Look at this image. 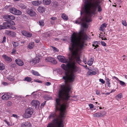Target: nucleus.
I'll return each instance as SVG.
<instances>
[{
	"label": "nucleus",
	"mask_w": 127,
	"mask_h": 127,
	"mask_svg": "<svg viewBox=\"0 0 127 127\" xmlns=\"http://www.w3.org/2000/svg\"><path fill=\"white\" fill-rule=\"evenodd\" d=\"M61 67L64 70L68 71L65 72V75L63 77V79L65 80V85H61L58 93L59 98L56 99V104L55 105L56 110H60L62 106L64 107V112L66 109V104H64L61 105L60 100L63 101H68L70 96L69 92L71 89L70 86L66 84L68 82L72 83L73 82L74 79V73L81 72V69L79 67H77L75 65V63L69 62L66 65L62 64L61 65Z\"/></svg>",
	"instance_id": "obj_1"
},
{
	"label": "nucleus",
	"mask_w": 127,
	"mask_h": 127,
	"mask_svg": "<svg viewBox=\"0 0 127 127\" xmlns=\"http://www.w3.org/2000/svg\"><path fill=\"white\" fill-rule=\"evenodd\" d=\"M79 36H77V33L73 32L71 36L70 47L69 48L71 53V57H75L77 55V51L74 49L77 47L80 50L83 49L84 45H87L85 43L88 39V37L84 32V30H82L78 33Z\"/></svg>",
	"instance_id": "obj_2"
},
{
	"label": "nucleus",
	"mask_w": 127,
	"mask_h": 127,
	"mask_svg": "<svg viewBox=\"0 0 127 127\" xmlns=\"http://www.w3.org/2000/svg\"><path fill=\"white\" fill-rule=\"evenodd\" d=\"M64 107L62 106L60 109V113L59 115H57L56 112L51 113L49 116V119H53L52 123L48 124L47 127H63L64 125L63 122L65 117V112H64Z\"/></svg>",
	"instance_id": "obj_3"
},
{
	"label": "nucleus",
	"mask_w": 127,
	"mask_h": 127,
	"mask_svg": "<svg viewBox=\"0 0 127 127\" xmlns=\"http://www.w3.org/2000/svg\"><path fill=\"white\" fill-rule=\"evenodd\" d=\"M100 3V2L98 1H96L92 3L87 1L85 2L83 10V12L86 15H88V17L89 18L86 17L85 19L87 22H89L91 21V18L92 16L90 12L91 8H92V14H94L97 7H98V12H100L102 11L101 7L99 5Z\"/></svg>",
	"instance_id": "obj_4"
},
{
	"label": "nucleus",
	"mask_w": 127,
	"mask_h": 127,
	"mask_svg": "<svg viewBox=\"0 0 127 127\" xmlns=\"http://www.w3.org/2000/svg\"><path fill=\"white\" fill-rule=\"evenodd\" d=\"M34 112L33 109L30 107L26 109L25 113L24 115V117L26 118H30L31 117Z\"/></svg>",
	"instance_id": "obj_5"
},
{
	"label": "nucleus",
	"mask_w": 127,
	"mask_h": 127,
	"mask_svg": "<svg viewBox=\"0 0 127 127\" xmlns=\"http://www.w3.org/2000/svg\"><path fill=\"white\" fill-rule=\"evenodd\" d=\"M15 25V23L13 21L9 20H7L6 22H4L2 24L5 29H7V27L10 28V26L14 25Z\"/></svg>",
	"instance_id": "obj_6"
},
{
	"label": "nucleus",
	"mask_w": 127,
	"mask_h": 127,
	"mask_svg": "<svg viewBox=\"0 0 127 127\" xmlns=\"http://www.w3.org/2000/svg\"><path fill=\"white\" fill-rule=\"evenodd\" d=\"M45 60L47 62H51L54 64H56L57 63V62L56 59L51 57H47L45 58Z\"/></svg>",
	"instance_id": "obj_7"
},
{
	"label": "nucleus",
	"mask_w": 127,
	"mask_h": 127,
	"mask_svg": "<svg viewBox=\"0 0 127 127\" xmlns=\"http://www.w3.org/2000/svg\"><path fill=\"white\" fill-rule=\"evenodd\" d=\"M57 58L60 62L64 63H66L68 62V60L65 57L62 56H57Z\"/></svg>",
	"instance_id": "obj_8"
},
{
	"label": "nucleus",
	"mask_w": 127,
	"mask_h": 127,
	"mask_svg": "<svg viewBox=\"0 0 127 127\" xmlns=\"http://www.w3.org/2000/svg\"><path fill=\"white\" fill-rule=\"evenodd\" d=\"M26 12L31 16H34L36 15V13L32 9H28L26 11Z\"/></svg>",
	"instance_id": "obj_9"
},
{
	"label": "nucleus",
	"mask_w": 127,
	"mask_h": 127,
	"mask_svg": "<svg viewBox=\"0 0 127 127\" xmlns=\"http://www.w3.org/2000/svg\"><path fill=\"white\" fill-rule=\"evenodd\" d=\"M21 32L23 35L27 37H31L32 36L31 33L25 31H22Z\"/></svg>",
	"instance_id": "obj_10"
},
{
	"label": "nucleus",
	"mask_w": 127,
	"mask_h": 127,
	"mask_svg": "<svg viewBox=\"0 0 127 127\" xmlns=\"http://www.w3.org/2000/svg\"><path fill=\"white\" fill-rule=\"evenodd\" d=\"M15 62L19 66H21L24 64V62L20 59H17L15 60Z\"/></svg>",
	"instance_id": "obj_11"
},
{
	"label": "nucleus",
	"mask_w": 127,
	"mask_h": 127,
	"mask_svg": "<svg viewBox=\"0 0 127 127\" xmlns=\"http://www.w3.org/2000/svg\"><path fill=\"white\" fill-rule=\"evenodd\" d=\"M42 3L41 0H38L35 1H32V3L35 6H38L41 5Z\"/></svg>",
	"instance_id": "obj_12"
},
{
	"label": "nucleus",
	"mask_w": 127,
	"mask_h": 127,
	"mask_svg": "<svg viewBox=\"0 0 127 127\" xmlns=\"http://www.w3.org/2000/svg\"><path fill=\"white\" fill-rule=\"evenodd\" d=\"M31 126V124L27 121L21 124V127H30Z\"/></svg>",
	"instance_id": "obj_13"
},
{
	"label": "nucleus",
	"mask_w": 127,
	"mask_h": 127,
	"mask_svg": "<svg viewBox=\"0 0 127 127\" xmlns=\"http://www.w3.org/2000/svg\"><path fill=\"white\" fill-rule=\"evenodd\" d=\"M31 104L33 106L37 107L39 106L40 102L38 100H33L31 102Z\"/></svg>",
	"instance_id": "obj_14"
},
{
	"label": "nucleus",
	"mask_w": 127,
	"mask_h": 127,
	"mask_svg": "<svg viewBox=\"0 0 127 127\" xmlns=\"http://www.w3.org/2000/svg\"><path fill=\"white\" fill-rule=\"evenodd\" d=\"M1 98L4 100H6L10 98V96L7 93H6L2 96Z\"/></svg>",
	"instance_id": "obj_15"
},
{
	"label": "nucleus",
	"mask_w": 127,
	"mask_h": 127,
	"mask_svg": "<svg viewBox=\"0 0 127 127\" xmlns=\"http://www.w3.org/2000/svg\"><path fill=\"white\" fill-rule=\"evenodd\" d=\"M2 57L4 60L6 61L9 62H11L12 61V59L5 55H3Z\"/></svg>",
	"instance_id": "obj_16"
},
{
	"label": "nucleus",
	"mask_w": 127,
	"mask_h": 127,
	"mask_svg": "<svg viewBox=\"0 0 127 127\" xmlns=\"http://www.w3.org/2000/svg\"><path fill=\"white\" fill-rule=\"evenodd\" d=\"M45 8L44 7L39 6L37 9L39 13H43L45 11Z\"/></svg>",
	"instance_id": "obj_17"
},
{
	"label": "nucleus",
	"mask_w": 127,
	"mask_h": 127,
	"mask_svg": "<svg viewBox=\"0 0 127 127\" xmlns=\"http://www.w3.org/2000/svg\"><path fill=\"white\" fill-rule=\"evenodd\" d=\"M96 72L95 71L90 70L88 71L87 72V75L92 76L95 75L96 74Z\"/></svg>",
	"instance_id": "obj_18"
},
{
	"label": "nucleus",
	"mask_w": 127,
	"mask_h": 127,
	"mask_svg": "<svg viewBox=\"0 0 127 127\" xmlns=\"http://www.w3.org/2000/svg\"><path fill=\"white\" fill-rule=\"evenodd\" d=\"M34 46V42H32L29 43L27 46V48L30 49L33 48Z\"/></svg>",
	"instance_id": "obj_19"
},
{
	"label": "nucleus",
	"mask_w": 127,
	"mask_h": 127,
	"mask_svg": "<svg viewBox=\"0 0 127 127\" xmlns=\"http://www.w3.org/2000/svg\"><path fill=\"white\" fill-rule=\"evenodd\" d=\"M40 61V58H39L38 57H36L34 59H33L32 62L33 63L35 64L36 63H38Z\"/></svg>",
	"instance_id": "obj_20"
},
{
	"label": "nucleus",
	"mask_w": 127,
	"mask_h": 127,
	"mask_svg": "<svg viewBox=\"0 0 127 127\" xmlns=\"http://www.w3.org/2000/svg\"><path fill=\"white\" fill-rule=\"evenodd\" d=\"M61 17L63 19L66 21H67L68 19V16L64 13L62 14Z\"/></svg>",
	"instance_id": "obj_21"
},
{
	"label": "nucleus",
	"mask_w": 127,
	"mask_h": 127,
	"mask_svg": "<svg viewBox=\"0 0 127 127\" xmlns=\"http://www.w3.org/2000/svg\"><path fill=\"white\" fill-rule=\"evenodd\" d=\"M101 115L100 112H97L93 114L94 117L95 118H100L101 117Z\"/></svg>",
	"instance_id": "obj_22"
},
{
	"label": "nucleus",
	"mask_w": 127,
	"mask_h": 127,
	"mask_svg": "<svg viewBox=\"0 0 127 127\" xmlns=\"http://www.w3.org/2000/svg\"><path fill=\"white\" fill-rule=\"evenodd\" d=\"M43 2L44 4L49 5L51 2V0H43Z\"/></svg>",
	"instance_id": "obj_23"
},
{
	"label": "nucleus",
	"mask_w": 127,
	"mask_h": 127,
	"mask_svg": "<svg viewBox=\"0 0 127 127\" xmlns=\"http://www.w3.org/2000/svg\"><path fill=\"white\" fill-rule=\"evenodd\" d=\"M94 60V59L93 58H91L88 61L87 64L90 66H91L93 63Z\"/></svg>",
	"instance_id": "obj_24"
},
{
	"label": "nucleus",
	"mask_w": 127,
	"mask_h": 127,
	"mask_svg": "<svg viewBox=\"0 0 127 127\" xmlns=\"http://www.w3.org/2000/svg\"><path fill=\"white\" fill-rule=\"evenodd\" d=\"M106 25L105 24H103L102 25L101 27H100L99 30L101 31H103L104 29V27L106 28Z\"/></svg>",
	"instance_id": "obj_25"
},
{
	"label": "nucleus",
	"mask_w": 127,
	"mask_h": 127,
	"mask_svg": "<svg viewBox=\"0 0 127 127\" xmlns=\"http://www.w3.org/2000/svg\"><path fill=\"white\" fill-rule=\"evenodd\" d=\"M16 9L15 8L12 7L9 9V11L11 13L14 14Z\"/></svg>",
	"instance_id": "obj_26"
},
{
	"label": "nucleus",
	"mask_w": 127,
	"mask_h": 127,
	"mask_svg": "<svg viewBox=\"0 0 127 127\" xmlns=\"http://www.w3.org/2000/svg\"><path fill=\"white\" fill-rule=\"evenodd\" d=\"M22 12L16 9V10L14 14L16 15H20L21 14Z\"/></svg>",
	"instance_id": "obj_27"
},
{
	"label": "nucleus",
	"mask_w": 127,
	"mask_h": 127,
	"mask_svg": "<svg viewBox=\"0 0 127 127\" xmlns=\"http://www.w3.org/2000/svg\"><path fill=\"white\" fill-rule=\"evenodd\" d=\"M32 80L31 78L29 77H26L25 78L24 81H27L28 82H30Z\"/></svg>",
	"instance_id": "obj_28"
},
{
	"label": "nucleus",
	"mask_w": 127,
	"mask_h": 127,
	"mask_svg": "<svg viewBox=\"0 0 127 127\" xmlns=\"http://www.w3.org/2000/svg\"><path fill=\"white\" fill-rule=\"evenodd\" d=\"M5 68L4 65L3 63H0V70H2Z\"/></svg>",
	"instance_id": "obj_29"
},
{
	"label": "nucleus",
	"mask_w": 127,
	"mask_h": 127,
	"mask_svg": "<svg viewBox=\"0 0 127 127\" xmlns=\"http://www.w3.org/2000/svg\"><path fill=\"white\" fill-rule=\"evenodd\" d=\"M39 23L40 25V26H43L44 25V21L43 20H40Z\"/></svg>",
	"instance_id": "obj_30"
},
{
	"label": "nucleus",
	"mask_w": 127,
	"mask_h": 127,
	"mask_svg": "<svg viewBox=\"0 0 127 127\" xmlns=\"http://www.w3.org/2000/svg\"><path fill=\"white\" fill-rule=\"evenodd\" d=\"M75 58H76V61L77 63H79L81 62V60L79 56L76 57Z\"/></svg>",
	"instance_id": "obj_31"
},
{
	"label": "nucleus",
	"mask_w": 127,
	"mask_h": 127,
	"mask_svg": "<svg viewBox=\"0 0 127 127\" xmlns=\"http://www.w3.org/2000/svg\"><path fill=\"white\" fill-rule=\"evenodd\" d=\"M32 74L33 75L36 76H40V74L38 72L34 71H32Z\"/></svg>",
	"instance_id": "obj_32"
},
{
	"label": "nucleus",
	"mask_w": 127,
	"mask_h": 127,
	"mask_svg": "<svg viewBox=\"0 0 127 127\" xmlns=\"http://www.w3.org/2000/svg\"><path fill=\"white\" fill-rule=\"evenodd\" d=\"M13 46L14 48L17 47L19 45V44L17 42H13L12 43Z\"/></svg>",
	"instance_id": "obj_33"
},
{
	"label": "nucleus",
	"mask_w": 127,
	"mask_h": 127,
	"mask_svg": "<svg viewBox=\"0 0 127 127\" xmlns=\"http://www.w3.org/2000/svg\"><path fill=\"white\" fill-rule=\"evenodd\" d=\"M81 26L84 28H87L88 26L86 23H82L81 24Z\"/></svg>",
	"instance_id": "obj_34"
},
{
	"label": "nucleus",
	"mask_w": 127,
	"mask_h": 127,
	"mask_svg": "<svg viewBox=\"0 0 127 127\" xmlns=\"http://www.w3.org/2000/svg\"><path fill=\"white\" fill-rule=\"evenodd\" d=\"M100 112L101 115V117L104 116L106 114V112L105 111H102Z\"/></svg>",
	"instance_id": "obj_35"
},
{
	"label": "nucleus",
	"mask_w": 127,
	"mask_h": 127,
	"mask_svg": "<svg viewBox=\"0 0 127 127\" xmlns=\"http://www.w3.org/2000/svg\"><path fill=\"white\" fill-rule=\"evenodd\" d=\"M11 31L9 30H6L5 31V33L7 35L10 36L11 35Z\"/></svg>",
	"instance_id": "obj_36"
},
{
	"label": "nucleus",
	"mask_w": 127,
	"mask_h": 127,
	"mask_svg": "<svg viewBox=\"0 0 127 127\" xmlns=\"http://www.w3.org/2000/svg\"><path fill=\"white\" fill-rule=\"evenodd\" d=\"M8 79L10 81H12L14 80V77L11 76H9L7 77Z\"/></svg>",
	"instance_id": "obj_37"
},
{
	"label": "nucleus",
	"mask_w": 127,
	"mask_h": 127,
	"mask_svg": "<svg viewBox=\"0 0 127 127\" xmlns=\"http://www.w3.org/2000/svg\"><path fill=\"white\" fill-rule=\"evenodd\" d=\"M16 34L15 32L11 31V35L10 36L12 37H15L16 35Z\"/></svg>",
	"instance_id": "obj_38"
},
{
	"label": "nucleus",
	"mask_w": 127,
	"mask_h": 127,
	"mask_svg": "<svg viewBox=\"0 0 127 127\" xmlns=\"http://www.w3.org/2000/svg\"><path fill=\"white\" fill-rule=\"evenodd\" d=\"M9 19L11 20H14L15 19V17L14 16L9 15Z\"/></svg>",
	"instance_id": "obj_39"
},
{
	"label": "nucleus",
	"mask_w": 127,
	"mask_h": 127,
	"mask_svg": "<svg viewBox=\"0 0 127 127\" xmlns=\"http://www.w3.org/2000/svg\"><path fill=\"white\" fill-rule=\"evenodd\" d=\"M122 24L126 27L127 26V24L126 21L125 20H122Z\"/></svg>",
	"instance_id": "obj_40"
},
{
	"label": "nucleus",
	"mask_w": 127,
	"mask_h": 127,
	"mask_svg": "<svg viewBox=\"0 0 127 127\" xmlns=\"http://www.w3.org/2000/svg\"><path fill=\"white\" fill-rule=\"evenodd\" d=\"M120 83V84L122 86H126L125 84V83L124 82L119 80V81Z\"/></svg>",
	"instance_id": "obj_41"
},
{
	"label": "nucleus",
	"mask_w": 127,
	"mask_h": 127,
	"mask_svg": "<svg viewBox=\"0 0 127 127\" xmlns=\"http://www.w3.org/2000/svg\"><path fill=\"white\" fill-rule=\"evenodd\" d=\"M116 97L118 98H120L122 97V95L121 94H120L117 95Z\"/></svg>",
	"instance_id": "obj_42"
},
{
	"label": "nucleus",
	"mask_w": 127,
	"mask_h": 127,
	"mask_svg": "<svg viewBox=\"0 0 127 127\" xmlns=\"http://www.w3.org/2000/svg\"><path fill=\"white\" fill-rule=\"evenodd\" d=\"M99 80L102 84H104L105 82V81L103 79H99Z\"/></svg>",
	"instance_id": "obj_43"
},
{
	"label": "nucleus",
	"mask_w": 127,
	"mask_h": 127,
	"mask_svg": "<svg viewBox=\"0 0 127 127\" xmlns=\"http://www.w3.org/2000/svg\"><path fill=\"white\" fill-rule=\"evenodd\" d=\"M9 15H5L4 16V18L5 19H9Z\"/></svg>",
	"instance_id": "obj_44"
},
{
	"label": "nucleus",
	"mask_w": 127,
	"mask_h": 127,
	"mask_svg": "<svg viewBox=\"0 0 127 127\" xmlns=\"http://www.w3.org/2000/svg\"><path fill=\"white\" fill-rule=\"evenodd\" d=\"M95 93L97 95H99L100 94V92L99 91L97 90H96L95 91Z\"/></svg>",
	"instance_id": "obj_45"
},
{
	"label": "nucleus",
	"mask_w": 127,
	"mask_h": 127,
	"mask_svg": "<svg viewBox=\"0 0 127 127\" xmlns=\"http://www.w3.org/2000/svg\"><path fill=\"white\" fill-rule=\"evenodd\" d=\"M4 29H5V28L3 25H0V30Z\"/></svg>",
	"instance_id": "obj_46"
},
{
	"label": "nucleus",
	"mask_w": 127,
	"mask_h": 127,
	"mask_svg": "<svg viewBox=\"0 0 127 127\" xmlns=\"http://www.w3.org/2000/svg\"><path fill=\"white\" fill-rule=\"evenodd\" d=\"M16 49L14 48H13L12 50V51L11 52V53L12 54H15L16 53Z\"/></svg>",
	"instance_id": "obj_47"
},
{
	"label": "nucleus",
	"mask_w": 127,
	"mask_h": 127,
	"mask_svg": "<svg viewBox=\"0 0 127 127\" xmlns=\"http://www.w3.org/2000/svg\"><path fill=\"white\" fill-rule=\"evenodd\" d=\"M89 106L90 108H92L94 107V105L92 104H90Z\"/></svg>",
	"instance_id": "obj_48"
},
{
	"label": "nucleus",
	"mask_w": 127,
	"mask_h": 127,
	"mask_svg": "<svg viewBox=\"0 0 127 127\" xmlns=\"http://www.w3.org/2000/svg\"><path fill=\"white\" fill-rule=\"evenodd\" d=\"M105 80L106 81V83L107 84V83L109 82L110 80L109 78H106Z\"/></svg>",
	"instance_id": "obj_49"
},
{
	"label": "nucleus",
	"mask_w": 127,
	"mask_h": 127,
	"mask_svg": "<svg viewBox=\"0 0 127 127\" xmlns=\"http://www.w3.org/2000/svg\"><path fill=\"white\" fill-rule=\"evenodd\" d=\"M10 26V28H9L10 29H12L13 30H15L16 29V28L14 26Z\"/></svg>",
	"instance_id": "obj_50"
},
{
	"label": "nucleus",
	"mask_w": 127,
	"mask_h": 127,
	"mask_svg": "<svg viewBox=\"0 0 127 127\" xmlns=\"http://www.w3.org/2000/svg\"><path fill=\"white\" fill-rule=\"evenodd\" d=\"M101 44L104 46H106V44L105 42L104 41H101Z\"/></svg>",
	"instance_id": "obj_51"
},
{
	"label": "nucleus",
	"mask_w": 127,
	"mask_h": 127,
	"mask_svg": "<svg viewBox=\"0 0 127 127\" xmlns=\"http://www.w3.org/2000/svg\"><path fill=\"white\" fill-rule=\"evenodd\" d=\"M6 37L5 36H4L3 38V40L1 42L2 43H3L6 41Z\"/></svg>",
	"instance_id": "obj_52"
},
{
	"label": "nucleus",
	"mask_w": 127,
	"mask_h": 127,
	"mask_svg": "<svg viewBox=\"0 0 127 127\" xmlns=\"http://www.w3.org/2000/svg\"><path fill=\"white\" fill-rule=\"evenodd\" d=\"M112 78L113 79H115L116 80H117V81H119V79L117 77H116L115 76H113V77H112Z\"/></svg>",
	"instance_id": "obj_53"
},
{
	"label": "nucleus",
	"mask_w": 127,
	"mask_h": 127,
	"mask_svg": "<svg viewBox=\"0 0 127 127\" xmlns=\"http://www.w3.org/2000/svg\"><path fill=\"white\" fill-rule=\"evenodd\" d=\"M12 116L13 117H14L16 118L17 119L18 118V116L16 114H12Z\"/></svg>",
	"instance_id": "obj_54"
},
{
	"label": "nucleus",
	"mask_w": 127,
	"mask_h": 127,
	"mask_svg": "<svg viewBox=\"0 0 127 127\" xmlns=\"http://www.w3.org/2000/svg\"><path fill=\"white\" fill-rule=\"evenodd\" d=\"M46 102V101H45L44 102L42 103L41 104V106H42L43 107L45 105Z\"/></svg>",
	"instance_id": "obj_55"
},
{
	"label": "nucleus",
	"mask_w": 127,
	"mask_h": 127,
	"mask_svg": "<svg viewBox=\"0 0 127 127\" xmlns=\"http://www.w3.org/2000/svg\"><path fill=\"white\" fill-rule=\"evenodd\" d=\"M51 19L52 20H55L57 18L55 17H52L51 18Z\"/></svg>",
	"instance_id": "obj_56"
},
{
	"label": "nucleus",
	"mask_w": 127,
	"mask_h": 127,
	"mask_svg": "<svg viewBox=\"0 0 127 127\" xmlns=\"http://www.w3.org/2000/svg\"><path fill=\"white\" fill-rule=\"evenodd\" d=\"M51 83L50 82H47L46 83V85L47 86L50 85H51Z\"/></svg>",
	"instance_id": "obj_57"
},
{
	"label": "nucleus",
	"mask_w": 127,
	"mask_h": 127,
	"mask_svg": "<svg viewBox=\"0 0 127 127\" xmlns=\"http://www.w3.org/2000/svg\"><path fill=\"white\" fill-rule=\"evenodd\" d=\"M52 48L54 51H57V50H58L57 48L53 46H52Z\"/></svg>",
	"instance_id": "obj_58"
},
{
	"label": "nucleus",
	"mask_w": 127,
	"mask_h": 127,
	"mask_svg": "<svg viewBox=\"0 0 127 127\" xmlns=\"http://www.w3.org/2000/svg\"><path fill=\"white\" fill-rule=\"evenodd\" d=\"M3 84L4 86H6L7 85V83L5 82H3Z\"/></svg>",
	"instance_id": "obj_59"
},
{
	"label": "nucleus",
	"mask_w": 127,
	"mask_h": 127,
	"mask_svg": "<svg viewBox=\"0 0 127 127\" xmlns=\"http://www.w3.org/2000/svg\"><path fill=\"white\" fill-rule=\"evenodd\" d=\"M106 84H107V85L109 87V88L111 86H110V82L107 83Z\"/></svg>",
	"instance_id": "obj_60"
},
{
	"label": "nucleus",
	"mask_w": 127,
	"mask_h": 127,
	"mask_svg": "<svg viewBox=\"0 0 127 127\" xmlns=\"http://www.w3.org/2000/svg\"><path fill=\"white\" fill-rule=\"evenodd\" d=\"M75 23L76 24H79L81 23V22L79 21L76 20L75 21Z\"/></svg>",
	"instance_id": "obj_61"
},
{
	"label": "nucleus",
	"mask_w": 127,
	"mask_h": 127,
	"mask_svg": "<svg viewBox=\"0 0 127 127\" xmlns=\"http://www.w3.org/2000/svg\"><path fill=\"white\" fill-rule=\"evenodd\" d=\"M83 62L85 64H86V59H84L83 60Z\"/></svg>",
	"instance_id": "obj_62"
},
{
	"label": "nucleus",
	"mask_w": 127,
	"mask_h": 127,
	"mask_svg": "<svg viewBox=\"0 0 127 127\" xmlns=\"http://www.w3.org/2000/svg\"><path fill=\"white\" fill-rule=\"evenodd\" d=\"M94 44H95V45H96V44H97V41H94Z\"/></svg>",
	"instance_id": "obj_63"
},
{
	"label": "nucleus",
	"mask_w": 127,
	"mask_h": 127,
	"mask_svg": "<svg viewBox=\"0 0 127 127\" xmlns=\"http://www.w3.org/2000/svg\"><path fill=\"white\" fill-rule=\"evenodd\" d=\"M110 93L107 92V93H105V95H109L110 94Z\"/></svg>",
	"instance_id": "obj_64"
}]
</instances>
